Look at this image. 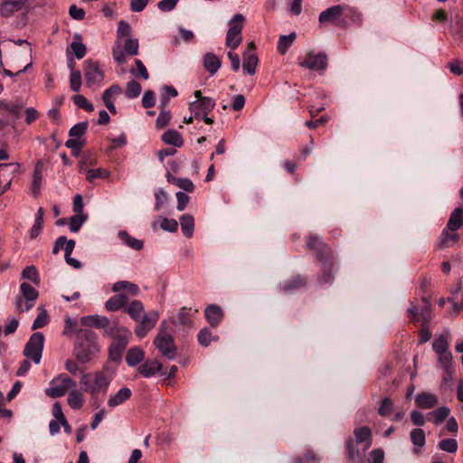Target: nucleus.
<instances>
[{"label":"nucleus","mask_w":463,"mask_h":463,"mask_svg":"<svg viewBox=\"0 0 463 463\" xmlns=\"http://www.w3.org/2000/svg\"><path fill=\"white\" fill-rule=\"evenodd\" d=\"M106 335H112L113 341L109 346V357L113 361H119L122 357V353L127 347L131 332L125 326H114L110 327L109 331H105Z\"/></svg>","instance_id":"nucleus-3"},{"label":"nucleus","mask_w":463,"mask_h":463,"mask_svg":"<svg viewBox=\"0 0 463 463\" xmlns=\"http://www.w3.org/2000/svg\"><path fill=\"white\" fill-rule=\"evenodd\" d=\"M437 356L439 364L442 367L448 375H451L453 373L452 354L448 351L445 353L438 354Z\"/></svg>","instance_id":"nucleus-36"},{"label":"nucleus","mask_w":463,"mask_h":463,"mask_svg":"<svg viewBox=\"0 0 463 463\" xmlns=\"http://www.w3.org/2000/svg\"><path fill=\"white\" fill-rule=\"evenodd\" d=\"M175 184L181 189L186 192H193L194 189V185L193 182L188 178H173Z\"/></svg>","instance_id":"nucleus-64"},{"label":"nucleus","mask_w":463,"mask_h":463,"mask_svg":"<svg viewBox=\"0 0 463 463\" xmlns=\"http://www.w3.org/2000/svg\"><path fill=\"white\" fill-rule=\"evenodd\" d=\"M50 385L45 390L46 395L51 398H59L75 389L77 383L68 375L61 373L51 381Z\"/></svg>","instance_id":"nucleus-4"},{"label":"nucleus","mask_w":463,"mask_h":463,"mask_svg":"<svg viewBox=\"0 0 463 463\" xmlns=\"http://www.w3.org/2000/svg\"><path fill=\"white\" fill-rule=\"evenodd\" d=\"M463 225V209L456 208L449 216L446 228L451 232L458 231Z\"/></svg>","instance_id":"nucleus-23"},{"label":"nucleus","mask_w":463,"mask_h":463,"mask_svg":"<svg viewBox=\"0 0 463 463\" xmlns=\"http://www.w3.org/2000/svg\"><path fill=\"white\" fill-rule=\"evenodd\" d=\"M410 438L413 445L422 448L426 442L425 432L421 429H413L410 433Z\"/></svg>","instance_id":"nucleus-47"},{"label":"nucleus","mask_w":463,"mask_h":463,"mask_svg":"<svg viewBox=\"0 0 463 463\" xmlns=\"http://www.w3.org/2000/svg\"><path fill=\"white\" fill-rule=\"evenodd\" d=\"M80 322L83 326L103 328L106 331H109L111 327L109 318L99 315L82 317Z\"/></svg>","instance_id":"nucleus-17"},{"label":"nucleus","mask_w":463,"mask_h":463,"mask_svg":"<svg viewBox=\"0 0 463 463\" xmlns=\"http://www.w3.org/2000/svg\"><path fill=\"white\" fill-rule=\"evenodd\" d=\"M18 170V164H0V195L9 189L13 177Z\"/></svg>","instance_id":"nucleus-13"},{"label":"nucleus","mask_w":463,"mask_h":463,"mask_svg":"<svg viewBox=\"0 0 463 463\" xmlns=\"http://www.w3.org/2000/svg\"><path fill=\"white\" fill-rule=\"evenodd\" d=\"M450 411L446 406H441L437 410L429 413L430 416L432 417V421L435 425L441 424L449 416Z\"/></svg>","instance_id":"nucleus-43"},{"label":"nucleus","mask_w":463,"mask_h":463,"mask_svg":"<svg viewBox=\"0 0 463 463\" xmlns=\"http://www.w3.org/2000/svg\"><path fill=\"white\" fill-rule=\"evenodd\" d=\"M416 405L423 410L432 409L438 403V397L430 392H420L415 397Z\"/></svg>","instance_id":"nucleus-18"},{"label":"nucleus","mask_w":463,"mask_h":463,"mask_svg":"<svg viewBox=\"0 0 463 463\" xmlns=\"http://www.w3.org/2000/svg\"><path fill=\"white\" fill-rule=\"evenodd\" d=\"M135 63H136L137 68H136V70H131L130 72L133 75L140 76L142 79L147 80L149 78V74H148V71H147L146 66L142 62V61L137 59L135 61Z\"/></svg>","instance_id":"nucleus-61"},{"label":"nucleus","mask_w":463,"mask_h":463,"mask_svg":"<svg viewBox=\"0 0 463 463\" xmlns=\"http://www.w3.org/2000/svg\"><path fill=\"white\" fill-rule=\"evenodd\" d=\"M346 5H332L318 15V21L320 24H341L340 19L344 16Z\"/></svg>","instance_id":"nucleus-12"},{"label":"nucleus","mask_w":463,"mask_h":463,"mask_svg":"<svg viewBox=\"0 0 463 463\" xmlns=\"http://www.w3.org/2000/svg\"><path fill=\"white\" fill-rule=\"evenodd\" d=\"M144 357V351L138 346H134L128 351L126 355V362L129 366L133 367L142 362Z\"/></svg>","instance_id":"nucleus-30"},{"label":"nucleus","mask_w":463,"mask_h":463,"mask_svg":"<svg viewBox=\"0 0 463 463\" xmlns=\"http://www.w3.org/2000/svg\"><path fill=\"white\" fill-rule=\"evenodd\" d=\"M24 105L19 101H5L0 99V112L5 111L14 115L16 118H20Z\"/></svg>","instance_id":"nucleus-28"},{"label":"nucleus","mask_w":463,"mask_h":463,"mask_svg":"<svg viewBox=\"0 0 463 463\" xmlns=\"http://www.w3.org/2000/svg\"><path fill=\"white\" fill-rule=\"evenodd\" d=\"M161 368L162 364L158 361H147L139 366L138 372L144 377L149 378L157 373L161 370Z\"/></svg>","instance_id":"nucleus-25"},{"label":"nucleus","mask_w":463,"mask_h":463,"mask_svg":"<svg viewBox=\"0 0 463 463\" xmlns=\"http://www.w3.org/2000/svg\"><path fill=\"white\" fill-rule=\"evenodd\" d=\"M203 65L211 74H215L222 65L221 60L213 52H207L203 57Z\"/></svg>","instance_id":"nucleus-22"},{"label":"nucleus","mask_w":463,"mask_h":463,"mask_svg":"<svg viewBox=\"0 0 463 463\" xmlns=\"http://www.w3.org/2000/svg\"><path fill=\"white\" fill-rule=\"evenodd\" d=\"M181 229L184 235L191 238L194 234V219L191 214H184L180 218Z\"/></svg>","instance_id":"nucleus-35"},{"label":"nucleus","mask_w":463,"mask_h":463,"mask_svg":"<svg viewBox=\"0 0 463 463\" xmlns=\"http://www.w3.org/2000/svg\"><path fill=\"white\" fill-rule=\"evenodd\" d=\"M354 437L357 444H364V450L371 446V430L368 427H361L354 430Z\"/></svg>","instance_id":"nucleus-27"},{"label":"nucleus","mask_w":463,"mask_h":463,"mask_svg":"<svg viewBox=\"0 0 463 463\" xmlns=\"http://www.w3.org/2000/svg\"><path fill=\"white\" fill-rule=\"evenodd\" d=\"M244 16L241 14H236L228 23L229 29L228 33H232L233 34H240L244 26Z\"/></svg>","instance_id":"nucleus-39"},{"label":"nucleus","mask_w":463,"mask_h":463,"mask_svg":"<svg viewBox=\"0 0 463 463\" xmlns=\"http://www.w3.org/2000/svg\"><path fill=\"white\" fill-rule=\"evenodd\" d=\"M327 56L324 52H308L298 64L310 71H324L327 66Z\"/></svg>","instance_id":"nucleus-10"},{"label":"nucleus","mask_w":463,"mask_h":463,"mask_svg":"<svg viewBox=\"0 0 463 463\" xmlns=\"http://www.w3.org/2000/svg\"><path fill=\"white\" fill-rule=\"evenodd\" d=\"M43 225V209L39 208L36 213V215H35L34 223L30 231V236L32 239L36 238L41 233Z\"/></svg>","instance_id":"nucleus-41"},{"label":"nucleus","mask_w":463,"mask_h":463,"mask_svg":"<svg viewBox=\"0 0 463 463\" xmlns=\"http://www.w3.org/2000/svg\"><path fill=\"white\" fill-rule=\"evenodd\" d=\"M306 283L305 279L301 278L300 276H298L296 279H294L291 281H286L281 285V288L283 291L288 292L293 289H297L304 286Z\"/></svg>","instance_id":"nucleus-54"},{"label":"nucleus","mask_w":463,"mask_h":463,"mask_svg":"<svg viewBox=\"0 0 463 463\" xmlns=\"http://www.w3.org/2000/svg\"><path fill=\"white\" fill-rule=\"evenodd\" d=\"M215 107V100L212 98H203L201 100H194L189 104V109L195 118H201L202 114H208Z\"/></svg>","instance_id":"nucleus-16"},{"label":"nucleus","mask_w":463,"mask_h":463,"mask_svg":"<svg viewBox=\"0 0 463 463\" xmlns=\"http://www.w3.org/2000/svg\"><path fill=\"white\" fill-rule=\"evenodd\" d=\"M458 240V236L456 233L445 228L439 239V244L441 249H444L451 246L453 243L457 242Z\"/></svg>","instance_id":"nucleus-38"},{"label":"nucleus","mask_w":463,"mask_h":463,"mask_svg":"<svg viewBox=\"0 0 463 463\" xmlns=\"http://www.w3.org/2000/svg\"><path fill=\"white\" fill-rule=\"evenodd\" d=\"M131 37V27L129 24L124 20H120L118 24L117 40L115 41L112 55L118 64H124L127 61L123 55V39Z\"/></svg>","instance_id":"nucleus-6"},{"label":"nucleus","mask_w":463,"mask_h":463,"mask_svg":"<svg viewBox=\"0 0 463 463\" xmlns=\"http://www.w3.org/2000/svg\"><path fill=\"white\" fill-rule=\"evenodd\" d=\"M87 221V215L84 213H75L70 218L69 227L71 232H77Z\"/></svg>","instance_id":"nucleus-45"},{"label":"nucleus","mask_w":463,"mask_h":463,"mask_svg":"<svg viewBox=\"0 0 463 463\" xmlns=\"http://www.w3.org/2000/svg\"><path fill=\"white\" fill-rule=\"evenodd\" d=\"M242 42V35L240 34H233L232 33H228L226 34V40L225 44L227 47H229L232 51L235 50Z\"/></svg>","instance_id":"nucleus-56"},{"label":"nucleus","mask_w":463,"mask_h":463,"mask_svg":"<svg viewBox=\"0 0 463 463\" xmlns=\"http://www.w3.org/2000/svg\"><path fill=\"white\" fill-rule=\"evenodd\" d=\"M333 266V260H325L323 262V275L318 279V281L321 285L328 284L333 281V275L331 273Z\"/></svg>","instance_id":"nucleus-42"},{"label":"nucleus","mask_w":463,"mask_h":463,"mask_svg":"<svg viewBox=\"0 0 463 463\" xmlns=\"http://www.w3.org/2000/svg\"><path fill=\"white\" fill-rule=\"evenodd\" d=\"M72 99L74 104L79 108H81L88 112L94 110V106L83 95H75Z\"/></svg>","instance_id":"nucleus-57"},{"label":"nucleus","mask_w":463,"mask_h":463,"mask_svg":"<svg viewBox=\"0 0 463 463\" xmlns=\"http://www.w3.org/2000/svg\"><path fill=\"white\" fill-rule=\"evenodd\" d=\"M110 383V378L102 372L83 373L80 384L83 392L94 396L106 393Z\"/></svg>","instance_id":"nucleus-2"},{"label":"nucleus","mask_w":463,"mask_h":463,"mask_svg":"<svg viewBox=\"0 0 463 463\" xmlns=\"http://www.w3.org/2000/svg\"><path fill=\"white\" fill-rule=\"evenodd\" d=\"M162 140L167 145L180 147L184 144L182 136L175 129H169L162 135Z\"/></svg>","instance_id":"nucleus-32"},{"label":"nucleus","mask_w":463,"mask_h":463,"mask_svg":"<svg viewBox=\"0 0 463 463\" xmlns=\"http://www.w3.org/2000/svg\"><path fill=\"white\" fill-rule=\"evenodd\" d=\"M171 119V113L167 109L160 110V113L156 118V124L158 128H165Z\"/></svg>","instance_id":"nucleus-63"},{"label":"nucleus","mask_w":463,"mask_h":463,"mask_svg":"<svg viewBox=\"0 0 463 463\" xmlns=\"http://www.w3.org/2000/svg\"><path fill=\"white\" fill-rule=\"evenodd\" d=\"M242 59H243V63H242L243 70L250 75H254L256 72V68H257L258 62H259L258 56L255 52L254 43L251 42L248 44L247 49L243 52Z\"/></svg>","instance_id":"nucleus-15"},{"label":"nucleus","mask_w":463,"mask_h":463,"mask_svg":"<svg viewBox=\"0 0 463 463\" xmlns=\"http://www.w3.org/2000/svg\"><path fill=\"white\" fill-rule=\"evenodd\" d=\"M44 345V336L43 333L37 332L31 335L25 345L24 354L31 359L35 364H39L42 359Z\"/></svg>","instance_id":"nucleus-7"},{"label":"nucleus","mask_w":463,"mask_h":463,"mask_svg":"<svg viewBox=\"0 0 463 463\" xmlns=\"http://www.w3.org/2000/svg\"><path fill=\"white\" fill-rule=\"evenodd\" d=\"M97 335L89 329H78L73 354L81 364H87L99 352Z\"/></svg>","instance_id":"nucleus-1"},{"label":"nucleus","mask_w":463,"mask_h":463,"mask_svg":"<svg viewBox=\"0 0 463 463\" xmlns=\"http://www.w3.org/2000/svg\"><path fill=\"white\" fill-rule=\"evenodd\" d=\"M307 245L308 249L317 250L319 260H322L323 254L327 255L328 250L322 241L319 236L312 235L309 237Z\"/></svg>","instance_id":"nucleus-24"},{"label":"nucleus","mask_w":463,"mask_h":463,"mask_svg":"<svg viewBox=\"0 0 463 463\" xmlns=\"http://www.w3.org/2000/svg\"><path fill=\"white\" fill-rule=\"evenodd\" d=\"M223 312L217 305H209L205 308V317L212 326H217L222 321Z\"/></svg>","instance_id":"nucleus-20"},{"label":"nucleus","mask_w":463,"mask_h":463,"mask_svg":"<svg viewBox=\"0 0 463 463\" xmlns=\"http://www.w3.org/2000/svg\"><path fill=\"white\" fill-rule=\"evenodd\" d=\"M22 298H17L16 308L20 312L30 310L38 298V291L26 282H23L20 286Z\"/></svg>","instance_id":"nucleus-8"},{"label":"nucleus","mask_w":463,"mask_h":463,"mask_svg":"<svg viewBox=\"0 0 463 463\" xmlns=\"http://www.w3.org/2000/svg\"><path fill=\"white\" fill-rule=\"evenodd\" d=\"M84 78L90 88H99L101 85L104 73L97 61L88 60L84 62Z\"/></svg>","instance_id":"nucleus-9"},{"label":"nucleus","mask_w":463,"mask_h":463,"mask_svg":"<svg viewBox=\"0 0 463 463\" xmlns=\"http://www.w3.org/2000/svg\"><path fill=\"white\" fill-rule=\"evenodd\" d=\"M122 90L118 85H112L107 89L102 95L104 103L114 101L113 98L121 93Z\"/></svg>","instance_id":"nucleus-58"},{"label":"nucleus","mask_w":463,"mask_h":463,"mask_svg":"<svg viewBox=\"0 0 463 463\" xmlns=\"http://www.w3.org/2000/svg\"><path fill=\"white\" fill-rule=\"evenodd\" d=\"M113 292H120L121 290L128 291L131 296H137L139 294V288L137 285L127 281V280H121L114 283L112 287Z\"/></svg>","instance_id":"nucleus-34"},{"label":"nucleus","mask_w":463,"mask_h":463,"mask_svg":"<svg viewBox=\"0 0 463 463\" xmlns=\"http://www.w3.org/2000/svg\"><path fill=\"white\" fill-rule=\"evenodd\" d=\"M80 172H85L86 178L89 182L92 183L97 178H108L109 176V172L104 168H94V169H85L83 165H80Z\"/></svg>","instance_id":"nucleus-37"},{"label":"nucleus","mask_w":463,"mask_h":463,"mask_svg":"<svg viewBox=\"0 0 463 463\" xmlns=\"http://www.w3.org/2000/svg\"><path fill=\"white\" fill-rule=\"evenodd\" d=\"M139 43L137 38L128 37L123 39V55L126 58L128 56H135L138 53Z\"/></svg>","instance_id":"nucleus-33"},{"label":"nucleus","mask_w":463,"mask_h":463,"mask_svg":"<svg viewBox=\"0 0 463 463\" xmlns=\"http://www.w3.org/2000/svg\"><path fill=\"white\" fill-rule=\"evenodd\" d=\"M439 449L448 453H455L458 450V442L455 439H446L439 442Z\"/></svg>","instance_id":"nucleus-53"},{"label":"nucleus","mask_w":463,"mask_h":463,"mask_svg":"<svg viewBox=\"0 0 463 463\" xmlns=\"http://www.w3.org/2000/svg\"><path fill=\"white\" fill-rule=\"evenodd\" d=\"M118 236L123 244H125L126 246H128L133 250H140L144 247L143 241L132 237L126 231H119L118 233Z\"/></svg>","instance_id":"nucleus-26"},{"label":"nucleus","mask_w":463,"mask_h":463,"mask_svg":"<svg viewBox=\"0 0 463 463\" xmlns=\"http://www.w3.org/2000/svg\"><path fill=\"white\" fill-rule=\"evenodd\" d=\"M23 279H28L38 285L40 282L39 273L34 266L26 267L22 273Z\"/></svg>","instance_id":"nucleus-52"},{"label":"nucleus","mask_w":463,"mask_h":463,"mask_svg":"<svg viewBox=\"0 0 463 463\" xmlns=\"http://www.w3.org/2000/svg\"><path fill=\"white\" fill-rule=\"evenodd\" d=\"M43 181L42 169L39 166H36L33 175V183L31 186V191L33 196H37L40 194L41 186Z\"/></svg>","instance_id":"nucleus-44"},{"label":"nucleus","mask_w":463,"mask_h":463,"mask_svg":"<svg viewBox=\"0 0 463 463\" xmlns=\"http://www.w3.org/2000/svg\"><path fill=\"white\" fill-rule=\"evenodd\" d=\"M84 395L83 393L77 390L76 388L71 390L67 398L68 405L73 410H80L82 408L84 404Z\"/></svg>","instance_id":"nucleus-29"},{"label":"nucleus","mask_w":463,"mask_h":463,"mask_svg":"<svg viewBox=\"0 0 463 463\" xmlns=\"http://www.w3.org/2000/svg\"><path fill=\"white\" fill-rule=\"evenodd\" d=\"M88 128V122H80L74 125L69 131V135L72 138L82 139L83 135L86 133Z\"/></svg>","instance_id":"nucleus-49"},{"label":"nucleus","mask_w":463,"mask_h":463,"mask_svg":"<svg viewBox=\"0 0 463 463\" xmlns=\"http://www.w3.org/2000/svg\"><path fill=\"white\" fill-rule=\"evenodd\" d=\"M82 84L80 71H72L70 75V87L74 92H79Z\"/></svg>","instance_id":"nucleus-55"},{"label":"nucleus","mask_w":463,"mask_h":463,"mask_svg":"<svg viewBox=\"0 0 463 463\" xmlns=\"http://www.w3.org/2000/svg\"><path fill=\"white\" fill-rule=\"evenodd\" d=\"M48 321H49L48 314L45 309L42 308L41 312L39 313L37 317L34 319L32 327H33V329L42 328L48 324Z\"/></svg>","instance_id":"nucleus-60"},{"label":"nucleus","mask_w":463,"mask_h":463,"mask_svg":"<svg viewBox=\"0 0 463 463\" xmlns=\"http://www.w3.org/2000/svg\"><path fill=\"white\" fill-rule=\"evenodd\" d=\"M346 448L348 452V458L352 461L357 462L362 458V454H360L359 450L354 448V444L352 439L346 441Z\"/></svg>","instance_id":"nucleus-62"},{"label":"nucleus","mask_w":463,"mask_h":463,"mask_svg":"<svg viewBox=\"0 0 463 463\" xmlns=\"http://www.w3.org/2000/svg\"><path fill=\"white\" fill-rule=\"evenodd\" d=\"M141 90V85L137 81L130 80L127 84L125 95L128 99H135L140 95Z\"/></svg>","instance_id":"nucleus-50"},{"label":"nucleus","mask_w":463,"mask_h":463,"mask_svg":"<svg viewBox=\"0 0 463 463\" xmlns=\"http://www.w3.org/2000/svg\"><path fill=\"white\" fill-rule=\"evenodd\" d=\"M34 1L35 0H1L0 15L3 17H11Z\"/></svg>","instance_id":"nucleus-14"},{"label":"nucleus","mask_w":463,"mask_h":463,"mask_svg":"<svg viewBox=\"0 0 463 463\" xmlns=\"http://www.w3.org/2000/svg\"><path fill=\"white\" fill-rule=\"evenodd\" d=\"M165 322L162 323L160 330L156 335L154 344L159 350L161 354L169 360H173L176 356V347L174 343L173 336L166 333L163 328Z\"/></svg>","instance_id":"nucleus-5"},{"label":"nucleus","mask_w":463,"mask_h":463,"mask_svg":"<svg viewBox=\"0 0 463 463\" xmlns=\"http://www.w3.org/2000/svg\"><path fill=\"white\" fill-rule=\"evenodd\" d=\"M128 302V297L124 294H118L106 301L105 307L109 311H117L122 308Z\"/></svg>","instance_id":"nucleus-31"},{"label":"nucleus","mask_w":463,"mask_h":463,"mask_svg":"<svg viewBox=\"0 0 463 463\" xmlns=\"http://www.w3.org/2000/svg\"><path fill=\"white\" fill-rule=\"evenodd\" d=\"M65 146L71 149L73 155L77 156L84 146V140L71 137L65 142Z\"/></svg>","instance_id":"nucleus-59"},{"label":"nucleus","mask_w":463,"mask_h":463,"mask_svg":"<svg viewBox=\"0 0 463 463\" xmlns=\"http://www.w3.org/2000/svg\"><path fill=\"white\" fill-rule=\"evenodd\" d=\"M125 312L134 320L139 321L146 314L145 307L140 300L131 301L125 308Z\"/></svg>","instance_id":"nucleus-21"},{"label":"nucleus","mask_w":463,"mask_h":463,"mask_svg":"<svg viewBox=\"0 0 463 463\" xmlns=\"http://www.w3.org/2000/svg\"><path fill=\"white\" fill-rule=\"evenodd\" d=\"M132 392L128 387H122L115 394L111 395L108 400V406L114 408L123 404L130 399Z\"/></svg>","instance_id":"nucleus-19"},{"label":"nucleus","mask_w":463,"mask_h":463,"mask_svg":"<svg viewBox=\"0 0 463 463\" xmlns=\"http://www.w3.org/2000/svg\"><path fill=\"white\" fill-rule=\"evenodd\" d=\"M394 410V403L393 402L388 398V397H385L379 408H378V413L383 416V417H388L391 415V413Z\"/></svg>","instance_id":"nucleus-48"},{"label":"nucleus","mask_w":463,"mask_h":463,"mask_svg":"<svg viewBox=\"0 0 463 463\" xmlns=\"http://www.w3.org/2000/svg\"><path fill=\"white\" fill-rule=\"evenodd\" d=\"M297 35L295 33H291L288 35H280L278 42V52L281 54H285L288 48L293 44Z\"/></svg>","instance_id":"nucleus-40"},{"label":"nucleus","mask_w":463,"mask_h":463,"mask_svg":"<svg viewBox=\"0 0 463 463\" xmlns=\"http://www.w3.org/2000/svg\"><path fill=\"white\" fill-rule=\"evenodd\" d=\"M432 348L436 354L449 351V341L447 336L441 335L438 336L432 343Z\"/></svg>","instance_id":"nucleus-46"},{"label":"nucleus","mask_w":463,"mask_h":463,"mask_svg":"<svg viewBox=\"0 0 463 463\" xmlns=\"http://www.w3.org/2000/svg\"><path fill=\"white\" fill-rule=\"evenodd\" d=\"M344 16L354 24H361L363 22L362 14L354 7L346 5Z\"/></svg>","instance_id":"nucleus-51"},{"label":"nucleus","mask_w":463,"mask_h":463,"mask_svg":"<svg viewBox=\"0 0 463 463\" xmlns=\"http://www.w3.org/2000/svg\"><path fill=\"white\" fill-rule=\"evenodd\" d=\"M159 318V313L156 310L146 313L134 329L135 334L139 338H144L156 325Z\"/></svg>","instance_id":"nucleus-11"}]
</instances>
